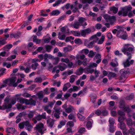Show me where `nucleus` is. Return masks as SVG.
<instances>
[{
    "label": "nucleus",
    "instance_id": "nucleus-33",
    "mask_svg": "<svg viewBox=\"0 0 135 135\" xmlns=\"http://www.w3.org/2000/svg\"><path fill=\"white\" fill-rule=\"evenodd\" d=\"M42 81V79L40 77H37L35 79L34 82L35 83H41Z\"/></svg>",
    "mask_w": 135,
    "mask_h": 135
},
{
    "label": "nucleus",
    "instance_id": "nucleus-15",
    "mask_svg": "<svg viewBox=\"0 0 135 135\" xmlns=\"http://www.w3.org/2000/svg\"><path fill=\"white\" fill-rule=\"evenodd\" d=\"M47 123L48 127L51 128L54 125V121L51 118L47 120Z\"/></svg>",
    "mask_w": 135,
    "mask_h": 135
},
{
    "label": "nucleus",
    "instance_id": "nucleus-21",
    "mask_svg": "<svg viewBox=\"0 0 135 135\" xmlns=\"http://www.w3.org/2000/svg\"><path fill=\"white\" fill-rule=\"evenodd\" d=\"M70 8L73 9V11L74 12H76L78 11V8L77 7V6L76 4L71 5Z\"/></svg>",
    "mask_w": 135,
    "mask_h": 135
},
{
    "label": "nucleus",
    "instance_id": "nucleus-11",
    "mask_svg": "<svg viewBox=\"0 0 135 135\" xmlns=\"http://www.w3.org/2000/svg\"><path fill=\"white\" fill-rule=\"evenodd\" d=\"M91 31V30L89 28L82 30L80 31L81 35L82 36L84 37L87 34L90 33Z\"/></svg>",
    "mask_w": 135,
    "mask_h": 135
},
{
    "label": "nucleus",
    "instance_id": "nucleus-22",
    "mask_svg": "<svg viewBox=\"0 0 135 135\" xmlns=\"http://www.w3.org/2000/svg\"><path fill=\"white\" fill-rule=\"evenodd\" d=\"M126 123L128 126H131L133 124L132 120L130 118L126 119Z\"/></svg>",
    "mask_w": 135,
    "mask_h": 135
},
{
    "label": "nucleus",
    "instance_id": "nucleus-16",
    "mask_svg": "<svg viewBox=\"0 0 135 135\" xmlns=\"http://www.w3.org/2000/svg\"><path fill=\"white\" fill-rule=\"evenodd\" d=\"M89 67V66L88 68H85L84 73L87 74L92 73L94 71V70Z\"/></svg>",
    "mask_w": 135,
    "mask_h": 135
},
{
    "label": "nucleus",
    "instance_id": "nucleus-10",
    "mask_svg": "<svg viewBox=\"0 0 135 135\" xmlns=\"http://www.w3.org/2000/svg\"><path fill=\"white\" fill-rule=\"evenodd\" d=\"M86 20L83 17H79L78 19V22L81 26H82L84 28H85V26L87 25L86 22H85Z\"/></svg>",
    "mask_w": 135,
    "mask_h": 135
},
{
    "label": "nucleus",
    "instance_id": "nucleus-28",
    "mask_svg": "<svg viewBox=\"0 0 135 135\" xmlns=\"http://www.w3.org/2000/svg\"><path fill=\"white\" fill-rule=\"evenodd\" d=\"M105 39V36L104 35H102V36L101 38L97 42L98 44H102L104 41Z\"/></svg>",
    "mask_w": 135,
    "mask_h": 135
},
{
    "label": "nucleus",
    "instance_id": "nucleus-3",
    "mask_svg": "<svg viewBox=\"0 0 135 135\" xmlns=\"http://www.w3.org/2000/svg\"><path fill=\"white\" fill-rule=\"evenodd\" d=\"M132 8V7L130 6L124 7L119 11L118 15L119 16H126L127 15L128 12L131 10Z\"/></svg>",
    "mask_w": 135,
    "mask_h": 135
},
{
    "label": "nucleus",
    "instance_id": "nucleus-43",
    "mask_svg": "<svg viewBox=\"0 0 135 135\" xmlns=\"http://www.w3.org/2000/svg\"><path fill=\"white\" fill-rule=\"evenodd\" d=\"M95 43V41H91L90 42L89 44L87 46V47L89 48H92L93 47V45Z\"/></svg>",
    "mask_w": 135,
    "mask_h": 135
},
{
    "label": "nucleus",
    "instance_id": "nucleus-25",
    "mask_svg": "<svg viewBox=\"0 0 135 135\" xmlns=\"http://www.w3.org/2000/svg\"><path fill=\"white\" fill-rule=\"evenodd\" d=\"M74 110L73 107L69 105V107L65 109V111L68 113H70Z\"/></svg>",
    "mask_w": 135,
    "mask_h": 135
},
{
    "label": "nucleus",
    "instance_id": "nucleus-61",
    "mask_svg": "<svg viewBox=\"0 0 135 135\" xmlns=\"http://www.w3.org/2000/svg\"><path fill=\"white\" fill-rule=\"evenodd\" d=\"M59 61V58L58 57H56L54 58V64H56L58 63Z\"/></svg>",
    "mask_w": 135,
    "mask_h": 135
},
{
    "label": "nucleus",
    "instance_id": "nucleus-49",
    "mask_svg": "<svg viewBox=\"0 0 135 135\" xmlns=\"http://www.w3.org/2000/svg\"><path fill=\"white\" fill-rule=\"evenodd\" d=\"M73 34L75 36H80L81 33L78 31H73L72 32Z\"/></svg>",
    "mask_w": 135,
    "mask_h": 135
},
{
    "label": "nucleus",
    "instance_id": "nucleus-45",
    "mask_svg": "<svg viewBox=\"0 0 135 135\" xmlns=\"http://www.w3.org/2000/svg\"><path fill=\"white\" fill-rule=\"evenodd\" d=\"M110 10L112 11L115 14L117 13L118 11V8L115 7H112L110 8Z\"/></svg>",
    "mask_w": 135,
    "mask_h": 135
},
{
    "label": "nucleus",
    "instance_id": "nucleus-40",
    "mask_svg": "<svg viewBox=\"0 0 135 135\" xmlns=\"http://www.w3.org/2000/svg\"><path fill=\"white\" fill-rule=\"evenodd\" d=\"M63 2V0H58L56 1L55 3L53 4V6L55 7L58 6L60 3Z\"/></svg>",
    "mask_w": 135,
    "mask_h": 135
},
{
    "label": "nucleus",
    "instance_id": "nucleus-57",
    "mask_svg": "<svg viewBox=\"0 0 135 135\" xmlns=\"http://www.w3.org/2000/svg\"><path fill=\"white\" fill-rule=\"evenodd\" d=\"M109 123L110 125H113L115 122L114 119L112 118H110L109 120Z\"/></svg>",
    "mask_w": 135,
    "mask_h": 135
},
{
    "label": "nucleus",
    "instance_id": "nucleus-58",
    "mask_svg": "<svg viewBox=\"0 0 135 135\" xmlns=\"http://www.w3.org/2000/svg\"><path fill=\"white\" fill-rule=\"evenodd\" d=\"M67 125L68 127L69 126V127H71L73 126L74 124L73 122L70 121L67 122Z\"/></svg>",
    "mask_w": 135,
    "mask_h": 135
},
{
    "label": "nucleus",
    "instance_id": "nucleus-17",
    "mask_svg": "<svg viewBox=\"0 0 135 135\" xmlns=\"http://www.w3.org/2000/svg\"><path fill=\"white\" fill-rule=\"evenodd\" d=\"M85 68H83L82 67H80L76 71V74L79 75H81L83 72H84Z\"/></svg>",
    "mask_w": 135,
    "mask_h": 135
},
{
    "label": "nucleus",
    "instance_id": "nucleus-44",
    "mask_svg": "<svg viewBox=\"0 0 135 135\" xmlns=\"http://www.w3.org/2000/svg\"><path fill=\"white\" fill-rule=\"evenodd\" d=\"M55 102V101L54 100L52 102H49L48 105L49 106L50 108H52Z\"/></svg>",
    "mask_w": 135,
    "mask_h": 135
},
{
    "label": "nucleus",
    "instance_id": "nucleus-12",
    "mask_svg": "<svg viewBox=\"0 0 135 135\" xmlns=\"http://www.w3.org/2000/svg\"><path fill=\"white\" fill-rule=\"evenodd\" d=\"M17 100L19 101V102L21 104L25 103L27 105L29 104V100L22 98H18Z\"/></svg>",
    "mask_w": 135,
    "mask_h": 135
},
{
    "label": "nucleus",
    "instance_id": "nucleus-8",
    "mask_svg": "<svg viewBox=\"0 0 135 135\" xmlns=\"http://www.w3.org/2000/svg\"><path fill=\"white\" fill-rule=\"evenodd\" d=\"M121 75L119 78V79L121 80H124L127 77L128 72L127 70L124 69H122L120 71Z\"/></svg>",
    "mask_w": 135,
    "mask_h": 135
},
{
    "label": "nucleus",
    "instance_id": "nucleus-27",
    "mask_svg": "<svg viewBox=\"0 0 135 135\" xmlns=\"http://www.w3.org/2000/svg\"><path fill=\"white\" fill-rule=\"evenodd\" d=\"M39 99H41L44 97V92L42 91L39 92L37 94Z\"/></svg>",
    "mask_w": 135,
    "mask_h": 135
},
{
    "label": "nucleus",
    "instance_id": "nucleus-63",
    "mask_svg": "<svg viewBox=\"0 0 135 135\" xmlns=\"http://www.w3.org/2000/svg\"><path fill=\"white\" fill-rule=\"evenodd\" d=\"M16 99H15L13 97L12 99H10V101L11 103V104L12 105H14L15 104L16 102Z\"/></svg>",
    "mask_w": 135,
    "mask_h": 135
},
{
    "label": "nucleus",
    "instance_id": "nucleus-39",
    "mask_svg": "<svg viewBox=\"0 0 135 135\" xmlns=\"http://www.w3.org/2000/svg\"><path fill=\"white\" fill-rule=\"evenodd\" d=\"M134 98V94H131L127 96L126 98V99L127 100H132Z\"/></svg>",
    "mask_w": 135,
    "mask_h": 135
},
{
    "label": "nucleus",
    "instance_id": "nucleus-46",
    "mask_svg": "<svg viewBox=\"0 0 135 135\" xmlns=\"http://www.w3.org/2000/svg\"><path fill=\"white\" fill-rule=\"evenodd\" d=\"M76 76L73 75L70 76V82L71 83H73L75 81V78Z\"/></svg>",
    "mask_w": 135,
    "mask_h": 135
},
{
    "label": "nucleus",
    "instance_id": "nucleus-42",
    "mask_svg": "<svg viewBox=\"0 0 135 135\" xmlns=\"http://www.w3.org/2000/svg\"><path fill=\"white\" fill-rule=\"evenodd\" d=\"M115 130V128L114 127L113 125H110L109 126V131L111 133L113 132Z\"/></svg>",
    "mask_w": 135,
    "mask_h": 135
},
{
    "label": "nucleus",
    "instance_id": "nucleus-9",
    "mask_svg": "<svg viewBox=\"0 0 135 135\" xmlns=\"http://www.w3.org/2000/svg\"><path fill=\"white\" fill-rule=\"evenodd\" d=\"M117 29L118 30L117 33V36L119 37L122 36L123 34H124L125 32L124 31L123 28L121 27L118 26L117 27Z\"/></svg>",
    "mask_w": 135,
    "mask_h": 135
},
{
    "label": "nucleus",
    "instance_id": "nucleus-4",
    "mask_svg": "<svg viewBox=\"0 0 135 135\" xmlns=\"http://www.w3.org/2000/svg\"><path fill=\"white\" fill-rule=\"evenodd\" d=\"M34 129L36 131V132L40 133L41 135L46 130V129L44 127V124L42 123L37 124L35 127Z\"/></svg>",
    "mask_w": 135,
    "mask_h": 135
},
{
    "label": "nucleus",
    "instance_id": "nucleus-64",
    "mask_svg": "<svg viewBox=\"0 0 135 135\" xmlns=\"http://www.w3.org/2000/svg\"><path fill=\"white\" fill-rule=\"evenodd\" d=\"M95 54L93 51H90L89 53L88 54L89 56L91 57H93L95 55Z\"/></svg>",
    "mask_w": 135,
    "mask_h": 135
},
{
    "label": "nucleus",
    "instance_id": "nucleus-18",
    "mask_svg": "<svg viewBox=\"0 0 135 135\" xmlns=\"http://www.w3.org/2000/svg\"><path fill=\"white\" fill-rule=\"evenodd\" d=\"M119 128L122 130V131L127 130L126 124L123 122L119 123Z\"/></svg>",
    "mask_w": 135,
    "mask_h": 135
},
{
    "label": "nucleus",
    "instance_id": "nucleus-35",
    "mask_svg": "<svg viewBox=\"0 0 135 135\" xmlns=\"http://www.w3.org/2000/svg\"><path fill=\"white\" fill-rule=\"evenodd\" d=\"M54 110L56 112L58 113H59L60 112L61 108H60L58 107L57 105L55 104L54 108Z\"/></svg>",
    "mask_w": 135,
    "mask_h": 135
},
{
    "label": "nucleus",
    "instance_id": "nucleus-62",
    "mask_svg": "<svg viewBox=\"0 0 135 135\" xmlns=\"http://www.w3.org/2000/svg\"><path fill=\"white\" fill-rule=\"evenodd\" d=\"M57 68H58L57 66L54 67L53 69L52 72H56V73H58L60 71V70L57 69Z\"/></svg>",
    "mask_w": 135,
    "mask_h": 135
},
{
    "label": "nucleus",
    "instance_id": "nucleus-7",
    "mask_svg": "<svg viewBox=\"0 0 135 135\" xmlns=\"http://www.w3.org/2000/svg\"><path fill=\"white\" fill-rule=\"evenodd\" d=\"M128 56V58L123 62V64L124 67H128L131 65L133 64L134 62V60H131L130 62L129 61V60L131 58L132 56Z\"/></svg>",
    "mask_w": 135,
    "mask_h": 135
},
{
    "label": "nucleus",
    "instance_id": "nucleus-37",
    "mask_svg": "<svg viewBox=\"0 0 135 135\" xmlns=\"http://www.w3.org/2000/svg\"><path fill=\"white\" fill-rule=\"evenodd\" d=\"M66 122V121L65 120L61 121L60 123V124L58 126V128H61L62 126L64 125L65 124Z\"/></svg>",
    "mask_w": 135,
    "mask_h": 135
},
{
    "label": "nucleus",
    "instance_id": "nucleus-54",
    "mask_svg": "<svg viewBox=\"0 0 135 135\" xmlns=\"http://www.w3.org/2000/svg\"><path fill=\"white\" fill-rule=\"evenodd\" d=\"M74 39V37H73L71 36H70L67 37L65 39V41L66 42H68L70 41L71 40H73Z\"/></svg>",
    "mask_w": 135,
    "mask_h": 135
},
{
    "label": "nucleus",
    "instance_id": "nucleus-2",
    "mask_svg": "<svg viewBox=\"0 0 135 135\" xmlns=\"http://www.w3.org/2000/svg\"><path fill=\"white\" fill-rule=\"evenodd\" d=\"M16 78L13 77L3 80V82L4 84H7L9 86L16 87L17 86V84L16 83Z\"/></svg>",
    "mask_w": 135,
    "mask_h": 135
},
{
    "label": "nucleus",
    "instance_id": "nucleus-29",
    "mask_svg": "<svg viewBox=\"0 0 135 135\" xmlns=\"http://www.w3.org/2000/svg\"><path fill=\"white\" fill-rule=\"evenodd\" d=\"M115 17L114 16H112L110 17L109 18L108 21L111 24L112 23L115 21Z\"/></svg>",
    "mask_w": 135,
    "mask_h": 135
},
{
    "label": "nucleus",
    "instance_id": "nucleus-56",
    "mask_svg": "<svg viewBox=\"0 0 135 135\" xmlns=\"http://www.w3.org/2000/svg\"><path fill=\"white\" fill-rule=\"evenodd\" d=\"M22 95L23 97L26 98L29 97L31 96V94L27 93H23Z\"/></svg>",
    "mask_w": 135,
    "mask_h": 135
},
{
    "label": "nucleus",
    "instance_id": "nucleus-36",
    "mask_svg": "<svg viewBox=\"0 0 135 135\" xmlns=\"http://www.w3.org/2000/svg\"><path fill=\"white\" fill-rule=\"evenodd\" d=\"M77 115L80 120L83 121L85 119V117L79 113L77 114Z\"/></svg>",
    "mask_w": 135,
    "mask_h": 135
},
{
    "label": "nucleus",
    "instance_id": "nucleus-52",
    "mask_svg": "<svg viewBox=\"0 0 135 135\" xmlns=\"http://www.w3.org/2000/svg\"><path fill=\"white\" fill-rule=\"evenodd\" d=\"M85 57V55H78L76 56V58L77 59L80 58L81 59L83 60L84 59Z\"/></svg>",
    "mask_w": 135,
    "mask_h": 135
},
{
    "label": "nucleus",
    "instance_id": "nucleus-47",
    "mask_svg": "<svg viewBox=\"0 0 135 135\" xmlns=\"http://www.w3.org/2000/svg\"><path fill=\"white\" fill-rule=\"evenodd\" d=\"M81 2L83 4H85L86 3H88L89 4L93 2L92 0H80Z\"/></svg>",
    "mask_w": 135,
    "mask_h": 135
},
{
    "label": "nucleus",
    "instance_id": "nucleus-1",
    "mask_svg": "<svg viewBox=\"0 0 135 135\" xmlns=\"http://www.w3.org/2000/svg\"><path fill=\"white\" fill-rule=\"evenodd\" d=\"M134 47L132 45L127 44L124 45L123 47L121 49V51L124 54L127 56H132L131 53L134 50Z\"/></svg>",
    "mask_w": 135,
    "mask_h": 135
},
{
    "label": "nucleus",
    "instance_id": "nucleus-38",
    "mask_svg": "<svg viewBox=\"0 0 135 135\" xmlns=\"http://www.w3.org/2000/svg\"><path fill=\"white\" fill-rule=\"evenodd\" d=\"M74 42L75 43L79 45L82 44V40L81 39L79 38L76 39L74 40Z\"/></svg>",
    "mask_w": 135,
    "mask_h": 135
},
{
    "label": "nucleus",
    "instance_id": "nucleus-51",
    "mask_svg": "<svg viewBox=\"0 0 135 135\" xmlns=\"http://www.w3.org/2000/svg\"><path fill=\"white\" fill-rule=\"evenodd\" d=\"M29 104H30L31 105H35L36 104V101L35 100H33L32 99H31L29 100Z\"/></svg>",
    "mask_w": 135,
    "mask_h": 135
},
{
    "label": "nucleus",
    "instance_id": "nucleus-23",
    "mask_svg": "<svg viewBox=\"0 0 135 135\" xmlns=\"http://www.w3.org/2000/svg\"><path fill=\"white\" fill-rule=\"evenodd\" d=\"M16 106L18 110L20 109H22V110H24L26 107V106L22 105L19 103H17L16 104Z\"/></svg>",
    "mask_w": 135,
    "mask_h": 135
},
{
    "label": "nucleus",
    "instance_id": "nucleus-5",
    "mask_svg": "<svg viewBox=\"0 0 135 135\" xmlns=\"http://www.w3.org/2000/svg\"><path fill=\"white\" fill-rule=\"evenodd\" d=\"M10 99L8 97H7L5 99L4 103L3 104V109H8L11 108L12 107V105L10 102Z\"/></svg>",
    "mask_w": 135,
    "mask_h": 135
},
{
    "label": "nucleus",
    "instance_id": "nucleus-14",
    "mask_svg": "<svg viewBox=\"0 0 135 135\" xmlns=\"http://www.w3.org/2000/svg\"><path fill=\"white\" fill-rule=\"evenodd\" d=\"M66 64L62 63H60L57 66V67L59 68L60 70L61 71H63L65 70L67 67Z\"/></svg>",
    "mask_w": 135,
    "mask_h": 135
},
{
    "label": "nucleus",
    "instance_id": "nucleus-13",
    "mask_svg": "<svg viewBox=\"0 0 135 135\" xmlns=\"http://www.w3.org/2000/svg\"><path fill=\"white\" fill-rule=\"evenodd\" d=\"M70 26L71 27L75 29H78L81 26L80 23L77 21H75L73 23L71 24Z\"/></svg>",
    "mask_w": 135,
    "mask_h": 135
},
{
    "label": "nucleus",
    "instance_id": "nucleus-59",
    "mask_svg": "<svg viewBox=\"0 0 135 135\" xmlns=\"http://www.w3.org/2000/svg\"><path fill=\"white\" fill-rule=\"evenodd\" d=\"M94 74L95 77L97 78L99 76V74H100V71H99L97 70L96 69L94 70Z\"/></svg>",
    "mask_w": 135,
    "mask_h": 135
},
{
    "label": "nucleus",
    "instance_id": "nucleus-26",
    "mask_svg": "<svg viewBox=\"0 0 135 135\" xmlns=\"http://www.w3.org/2000/svg\"><path fill=\"white\" fill-rule=\"evenodd\" d=\"M68 118L69 120L73 119L74 121H76L75 120V114L71 113L68 116Z\"/></svg>",
    "mask_w": 135,
    "mask_h": 135
},
{
    "label": "nucleus",
    "instance_id": "nucleus-48",
    "mask_svg": "<svg viewBox=\"0 0 135 135\" xmlns=\"http://www.w3.org/2000/svg\"><path fill=\"white\" fill-rule=\"evenodd\" d=\"M46 51L48 52H50L51 49V46L49 45H47L45 46Z\"/></svg>",
    "mask_w": 135,
    "mask_h": 135
},
{
    "label": "nucleus",
    "instance_id": "nucleus-53",
    "mask_svg": "<svg viewBox=\"0 0 135 135\" xmlns=\"http://www.w3.org/2000/svg\"><path fill=\"white\" fill-rule=\"evenodd\" d=\"M61 61L62 62H65L66 64H68L69 62V60L68 58L64 59L62 58L61 59Z\"/></svg>",
    "mask_w": 135,
    "mask_h": 135
},
{
    "label": "nucleus",
    "instance_id": "nucleus-24",
    "mask_svg": "<svg viewBox=\"0 0 135 135\" xmlns=\"http://www.w3.org/2000/svg\"><path fill=\"white\" fill-rule=\"evenodd\" d=\"M33 41L35 42L37 44H39L40 43L41 41V40L37 38V37L36 36H33Z\"/></svg>",
    "mask_w": 135,
    "mask_h": 135
},
{
    "label": "nucleus",
    "instance_id": "nucleus-30",
    "mask_svg": "<svg viewBox=\"0 0 135 135\" xmlns=\"http://www.w3.org/2000/svg\"><path fill=\"white\" fill-rule=\"evenodd\" d=\"M15 131V129L13 128H8L7 129V132L9 133H14Z\"/></svg>",
    "mask_w": 135,
    "mask_h": 135
},
{
    "label": "nucleus",
    "instance_id": "nucleus-50",
    "mask_svg": "<svg viewBox=\"0 0 135 135\" xmlns=\"http://www.w3.org/2000/svg\"><path fill=\"white\" fill-rule=\"evenodd\" d=\"M12 47V44L7 45H6L3 48L4 50H6L7 49H9L11 48Z\"/></svg>",
    "mask_w": 135,
    "mask_h": 135
},
{
    "label": "nucleus",
    "instance_id": "nucleus-20",
    "mask_svg": "<svg viewBox=\"0 0 135 135\" xmlns=\"http://www.w3.org/2000/svg\"><path fill=\"white\" fill-rule=\"evenodd\" d=\"M117 76V74L115 73L112 72H110L108 75V79H111L113 78H114Z\"/></svg>",
    "mask_w": 135,
    "mask_h": 135
},
{
    "label": "nucleus",
    "instance_id": "nucleus-32",
    "mask_svg": "<svg viewBox=\"0 0 135 135\" xmlns=\"http://www.w3.org/2000/svg\"><path fill=\"white\" fill-rule=\"evenodd\" d=\"M128 132L132 135H134L135 134V129L131 127Z\"/></svg>",
    "mask_w": 135,
    "mask_h": 135
},
{
    "label": "nucleus",
    "instance_id": "nucleus-60",
    "mask_svg": "<svg viewBox=\"0 0 135 135\" xmlns=\"http://www.w3.org/2000/svg\"><path fill=\"white\" fill-rule=\"evenodd\" d=\"M97 64L95 63H91L89 65V67L93 68L97 66Z\"/></svg>",
    "mask_w": 135,
    "mask_h": 135
},
{
    "label": "nucleus",
    "instance_id": "nucleus-34",
    "mask_svg": "<svg viewBox=\"0 0 135 135\" xmlns=\"http://www.w3.org/2000/svg\"><path fill=\"white\" fill-rule=\"evenodd\" d=\"M60 13V12L58 10H56L53 11L51 14L52 15L57 16Z\"/></svg>",
    "mask_w": 135,
    "mask_h": 135
},
{
    "label": "nucleus",
    "instance_id": "nucleus-41",
    "mask_svg": "<svg viewBox=\"0 0 135 135\" xmlns=\"http://www.w3.org/2000/svg\"><path fill=\"white\" fill-rule=\"evenodd\" d=\"M38 65V64L37 63H33L31 65V68L32 69L35 70Z\"/></svg>",
    "mask_w": 135,
    "mask_h": 135
},
{
    "label": "nucleus",
    "instance_id": "nucleus-19",
    "mask_svg": "<svg viewBox=\"0 0 135 135\" xmlns=\"http://www.w3.org/2000/svg\"><path fill=\"white\" fill-rule=\"evenodd\" d=\"M94 60L95 59H97L96 61V62L97 64H99L101 61V56L99 54H97L96 55L94 58Z\"/></svg>",
    "mask_w": 135,
    "mask_h": 135
},
{
    "label": "nucleus",
    "instance_id": "nucleus-6",
    "mask_svg": "<svg viewBox=\"0 0 135 135\" xmlns=\"http://www.w3.org/2000/svg\"><path fill=\"white\" fill-rule=\"evenodd\" d=\"M119 107L124 111H126L127 113H128L131 111V109L128 107H126L125 106L124 102L123 100L120 101L119 103Z\"/></svg>",
    "mask_w": 135,
    "mask_h": 135
},
{
    "label": "nucleus",
    "instance_id": "nucleus-55",
    "mask_svg": "<svg viewBox=\"0 0 135 135\" xmlns=\"http://www.w3.org/2000/svg\"><path fill=\"white\" fill-rule=\"evenodd\" d=\"M124 118L123 116H119L118 118V121L120 123H123V121L124 120Z\"/></svg>",
    "mask_w": 135,
    "mask_h": 135
},
{
    "label": "nucleus",
    "instance_id": "nucleus-31",
    "mask_svg": "<svg viewBox=\"0 0 135 135\" xmlns=\"http://www.w3.org/2000/svg\"><path fill=\"white\" fill-rule=\"evenodd\" d=\"M89 39L90 40L94 39L95 40H94L93 41H95L96 43L98 41L99 38L97 37L96 35H94L92 36Z\"/></svg>",
    "mask_w": 135,
    "mask_h": 135
}]
</instances>
